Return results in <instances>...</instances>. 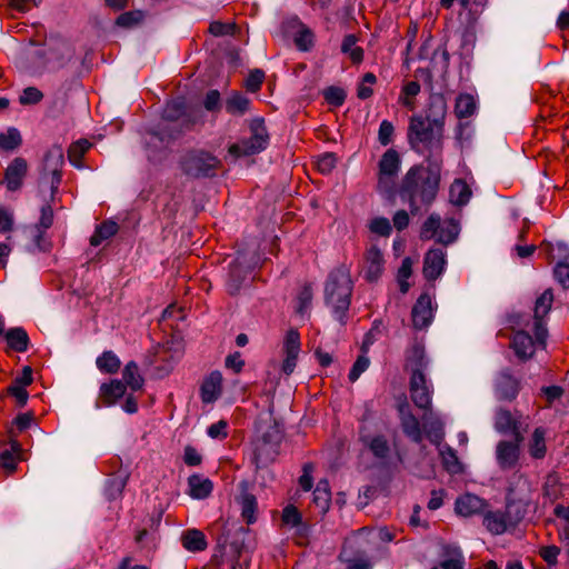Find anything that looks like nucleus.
<instances>
[{
    "label": "nucleus",
    "mask_w": 569,
    "mask_h": 569,
    "mask_svg": "<svg viewBox=\"0 0 569 569\" xmlns=\"http://www.w3.org/2000/svg\"><path fill=\"white\" fill-rule=\"evenodd\" d=\"M440 172L437 167L412 166L401 180L399 197L409 206L411 214L428 209L439 191Z\"/></svg>",
    "instance_id": "1"
},
{
    "label": "nucleus",
    "mask_w": 569,
    "mask_h": 569,
    "mask_svg": "<svg viewBox=\"0 0 569 569\" xmlns=\"http://www.w3.org/2000/svg\"><path fill=\"white\" fill-rule=\"evenodd\" d=\"M74 49L66 40L50 39L47 48H27L21 57V67L31 74L57 71L64 68L73 58Z\"/></svg>",
    "instance_id": "2"
},
{
    "label": "nucleus",
    "mask_w": 569,
    "mask_h": 569,
    "mask_svg": "<svg viewBox=\"0 0 569 569\" xmlns=\"http://www.w3.org/2000/svg\"><path fill=\"white\" fill-rule=\"evenodd\" d=\"M184 116V102L181 99L167 103L163 109L162 121L149 132L147 148L154 156L156 152L166 150L173 141L179 139L184 129L188 130L196 120L182 118Z\"/></svg>",
    "instance_id": "3"
},
{
    "label": "nucleus",
    "mask_w": 569,
    "mask_h": 569,
    "mask_svg": "<svg viewBox=\"0 0 569 569\" xmlns=\"http://www.w3.org/2000/svg\"><path fill=\"white\" fill-rule=\"evenodd\" d=\"M353 283L350 272L345 266H340L329 272L325 283V303L331 309L332 317L346 326L349 320V308Z\"/></svg>",
    "instance_id": "4"
},
{
    "label": "nucleus",
    "mask_w": 569,
    "mask_h": 569,
    "mask_svg": "<svg viewBox=\"0 0 569 569\" xmlns=\"http://www.w3.org/2000/svg\"><path fill=\"white\" fill-rule=\"evenodd\" d=\"M284 439L283 425L281 421H266L259 429V436L253 442L252 461L256 467L264 468L274 462L281 453V446Z\"/></svg>",
    "instance_id": "5"
},
{
    "label": "nucleus",
    "mask_w": 569,
    "mask_h": 569,
    "mask_svg": "<svg viewBox=\"0 0 569 569\" xmlns=\"http://www.w3.org/2000/svg\"><path fill=\"white\" fill-rule=\"evenodd\" d=\"M442 132L443 130H438L421 116H412L408 126V142L416 151H419L421 147L441 149Z\"/></svg>",
    "instance_id": "6"
},
{
    "label": "nucleus",
    "mask_w": 569,
    "mask_h": 569,
    "mask_svg": "<svg viewBox=\"0 0 569 569\" xmlns=\"http://www.w3.org/2000/svg\"><path fill=\"white\" fill-rule=\"evenodd\" d=\"M459 231V223L453 218L441 221L438 213H431L421 226L420 239H435L438 243L448 246L457 240Z\"/></svg>",
    "instance_id": "7"
},
{
    "label": "nucleus",
    "mask_w": 569,
    "mask_h": 569,
    "mask_svg": "<svg viewBox=\"0 0 569 569\" xmlns=\"http://www.w3.org/2000/svg\"><path fill=\"white\" fill-rule=\"evenodd\" d=\"M180 166L189 177L208 178L216 176L220 160L207 151L193 150L181 158Z\"/></svg>",
    "instance_id": "8"
},
{
    "label": "nucleus",
    "mask_w": 569,
    "mask_h": 569,
    "mask_svg": "<svg viewBox=\"0 0 569 569\" xmlns=\"http://www.w3.org/2000/svg\"><path fill=\"white\" fill-rule=\"evenodd\" d=\"M250 138L240 140L229 147V154L239 158L259 153L268 144V133L263 120L253 119L250 122Z\"/></svg>",
    "instance_id": "9"
},
{
    "label": "nucleus",
    "mask_w": 569,
    "mask_h": 569,
    "mask_svg": "<svg viewBox=\"0 0 569 569\" xmlns=\"http://www.w3.org/2000/svg\"><path fill=\"white\" fill-rule=\"evenodd\" d=\"M250 138L240 140L229 147V154L239 158L259 153L268 144V133L263 120L253 119L250 122Z\"/></svg>",
    "instance_id": "10"
},
{
    "label": "nucleus",
    "mask_w": 569,
    "mask_h": 569,
    "mask_svg": "<svg viewBox=\"0 0 569 569\" xmlns=\"http://www.w3.org/2000/svg\"><path fill=\"white\" fill-rule=\"evenodd\" d=\"M259 262V257L254 251L242 250L238 251L236 259L230 263L229 278L227 282L228 291L236 295L243 281L247 279L249 272Z\"/></svg>",
    "instance_id": "11"
},
{
    "label": "nucleus",
    "mask_w": 569,
    "mask_h": 569,
    "mask_svg": "<svg viewBox=\"0 0 569 569\" xmlns=\"http://www.w3.org/2000/svg\"><path fill=\"white\" fill-rule=\"evenodd\" d=\"M222 548H230L233 557L240 558L243 553L250 552L254 548V539L251 531L242 526L233 531L230 529L218 540Z\"/></svg>",
    "instance_id": "12"
},
{
    "label": "nucleus",
    "mask_w": 569,
    "mask_h": 569,
    "mask_svg": "<svg viewBox=\"0 0 569 569\" xmlns=\"http://www.w3.org/2000/svg\"><path fill=\"white\" fill-rule=\"evenodd\" d=\"M553 302V292L546 289L536 300L533 308L535 338L538 346L545 347L548 337L545 317L549 313Z\"/></svg>",
    "instance_id": "13"
},
{
    "label": "nucleus",
    "mask_w": 569,
    "mask_h": 569,
    "mask_svg": "<svg viewBox=\"0 0 569 569\" xmlns=\"http://www.w3.org/2000/svg\"><path fill=\"white\" fill-rule=\"evenodd\" d=\"M287 36L290 37L297 50L301 52H309L315 47V32L301 22L297 16L287 19Z\"/></svg>",
    "instance_id": "14"
},
{
    "label": "nucleus",
    "mask_w": 569,
    "mask_h": 569,
    "mask_svg": "<svg viewBox=\"0 0 569 569\" xmlns=\"http://www.w3.org/2000/svg\"><path fill=\"white\" fill-rule=\"evenodd\" d=\"M313 300V284L305 281L295 288L292 293V316L305 322L310 318Z\"/></svg>",
    "instance_id": "15"
},
{
    "label": "nucleus",
    "mask_w": 569,
    "mask_h": 569,
    "mask_svg": "<svg viewBox=\"0 0 569 569\" xmlns=\"http://www.w3.org/2000/svg\"><path fill=\"white\" fill-rule=\"evenodd\" d=\"M493 387L498 400L512 401L520 392L521 381L512 375L510 368H505L497 373Z\"/></svg>",
    "instance_id": "16"
},
{
    "label": "nucleus",
    "mask_w": 569,
    "mask_h": 569,
    "mask_svg": "<svg viewBox=\"0 0 569 569\" xmlns=\"http://www.w3.org/2000/svg\"><path fill=\"white\" fill-rule=\"evenodd\" d=\"M239 493L236 496L234 501L239 507L242 520L247 525H252L258 519V501L256 496L250 490L248 481L242 480L238 485Z\"/></svg>",
    "instance_id": "17"
},
{
    "label": "nucleus",
    "mask_w": 569,
    "mask_h": 569,
    "mask_svg": "<svg viewBox=\"0 0 569 569\" xmlns=\"http://www.w3.org/2000/svg\"><path fill=\"white\" fill-rule=\"evenodd\" d=\"M409 391L416 407L423 410L431 408L433 388L431 382L427 380L426 375H411Z\"/></svg>",
    "instance_id": "18"
},
{
    "label": "nucleus",
    "mask_w": 569,
    "mask_h": 569,
    "mask_svg": "<svg viewBox=\"0 0 569 569\" xmlns=\"http://www.w3.org/2000/svg\"><path fill=\"white\" fill-rule=\"evenodd\" d=\"M291 532V538L299 546H306L309 542L310 526L303 521L302 515L293 505H287V532Z\"/></svg>",
    "instance_id": "19"
},
{
    "label": "nucleus",
    "mask_w": 569,
    "mask_h": 569,
    "mask_svg": "<svg viewBox=\"0 0 569 569\" xmlns=\"http://www.w3.org/2000/svg\"><path fill=\"white\" fill-rule=\"evenodd\" d=\"M496 461L498 467L506 470H513L519 466L520 448L509 440H500L496 446Z\"/></svg>",
    "instance_id": "20"
},
{
    "label": "nucleus",
    "mask_w": 569,
    "mask_h": 569,
    "mask_svg": "<svg viewBox=\"0 0 569 569\" xmlns=\"http://www.w3.org/2000/svg\"><path fill=\"white\" fill-rule=\"evenodd\" d=\"M400 169V157L395 149H388L379 161V188L388 189Z\"/></svg>",
    "instance_id": "21"
},
{
    "label": "nucleus",
    "mask_w": 569,
    "mask_h": 569,
    "mask_svg": "<svg viewBox=\"0 0 569 569\" xmlns=\"http://www.w3.org/2000/svg\"><path fill=\"white\" fill-rule=\"evenodd\" d=\"M413 328L422 330L430 326L433 319V310L431 298L427 293H422L416 301L411 310Z\"/></svg>",
    "instance_id": "22"
},
{
    "label": "nucleus",
    "mask_w": 569,
    "mask_h": 569,
    "mask_svg": "<svg viewBox=\"0 0 569 569\" xmlns=\"http://www.w3.org/2000/svg\"><path fill=\"white\" fill-rule=\"evenodd\" d=\"M446 252L440 248L430 249L423 259V276L427 280H436L445 270Z\"/></svg>",
    "instance_id": "23"
},
{
    "label": "nucleus",
    "mask_w": 569,
    "mask_h": 569,
    "mask_svg": "<svg viewBox=\"0 0 569 569\" xmlns=\"http://www.w3.org/2000/svg\"><path fill=\"white\" fill-rule=\"evenodd\" d=\"M28 164L23 158H14L6 169L4 181L10 191L21 188L22 181L27 174Z\"/></svg>",
    "instance_id": "24"
},
{
    "label": "nucleus",
    "mask_w": 569,
    "mask_h": 569,
    "mask_svg": "<svg viewBox=\"0 0 569 569\" xmlns=\"http://www.w3.org/2000/svg\"><path fill=\"white\" fill-rule=\"evenodd\" d=\"M447 103L442 94H432L425 120L431 122L438 130H443Z\"/></svg>",
    "instance_id": "25"
},
{
    "label": "nucleus",
    "mask_w": 569,
    "mask_h": 569,
    "mask_svg": "<svg viewBox=\"0 0 569 569\" xmlns=\"http://www.w3.org/2000/svg\"><path fill=\"white\" fill-rule=\"evenodd\" d=\"M406 367L411 375H426L429 360L426 357L425 347L418 342L413 343L406 355Z\"/></svg>",
    "instance_id": "26"
},
{
    "label": "nucleus",
    "mask_w": 569,
    "mask_h": 569,
    "mask_svg": "<svg viewBox=\"0 0 569 569\" xmlns=\"http://www.w3.org/2000/svg\"><path fill=\"white\" fill-rule=\"evenodd\" d=\"M126 385L119 379H112L104 382L99 389V399L102 406H113L117 401L126 395Z\"/></svg>",
    "instance_id": "27"
},
{
    "label": "nucleus",
    "mask_w": 569,
    "mask_h": 569,
    "mask_svg": "<svg viewBox=\"0 0 569 569\" xmlns=\"http://www.w3.org/2000/svg\"><path fill=\"white\" fill-rule=\"evenodd\" d=\"M383 254L377 246H371L366 252V279L377 281L383 270Z\"/></svg>",
    "instance_id": "28"
},
{
    "label": "nucleus",
    "mask_w": 569,
    "mask_h": 569,
    "mask_svg": "<svg viewBox=\"0 0 569 569\" xmlns=\"http://www.w3.org/2000/svg\"><path fill=\"white\" fill-rule=\"evenodd\" d=\"M52 222L53 211L50 206H44L41 209L39 224L32 226L27 230L28 236L33 239L34 246L40 250H44V246L42 244L43 232L51 227Z\"/></svg>",
    "instance_id": "29"
},
{
    "label": "nucleus",
    "mask_w": 569,
    "mask_h": 569,
    "mask_svg": "<svg viewBox=\"0 0 569 569\" xmlns=\"http://www.w3.org/2000/svg\"><path fill=\"white\" fill-rule=\"evenodd\" d=\"M510 347L521 361L530 359L535 353V341L532 337L523 330L517 331L513 335Z\"/></svg>",
    "instance_id": "30"
},
{
    "label": "nucleus",
    "mask_w": 569,
    "mask_h": 569,
    "mask_svg": "<svg viewBox=\"0 0 569 569\" xmlns=\"http://www.w3.org/2000/svg\"><path fill=\"white\" fill-rule=\"evenodd\" d=\"M63 162V157L60 151L49 152L46 156L43 179L51 184L52 191L58 188L61 182V172L59 166Z\"/></svg>",
    "instance_id": "31"
},
{
    "label": "nucleus",
    "mask_w": 569,
    "mask_h": 569,
    "mask_svg": "<svg viewBox=\"0 0 569 569\" xmlns=\"http://www.w3.org/2000/svg\"><path fill=\"white\" fill-rule=\"evenodd\" d=\"M221 391L222 376L219 371H213L201 386V399L206 403H211L220 397Z\"/></svg>",
    "instance_id": "32"
},
{
    "label": "nucleus",
    "mask_w": 569,
    "mask_h": 569,
    "mask_svg": "<svg viewBox=\"0 0 569 569\" xmlns=\"http://www.w3.org/2000/svg\"><path fill=\"white\" fill-rule=\"evenodd\" d=\"M485 501L476 495L466 493L456 500L455 510L458 515L470 517L482 511Z\"/></svg>",
    "instance_id": "33"
},
{
    "label": "nucleus",
    "mask_w": 569,
    "mask_h": 569,
    "mask_svg": "<svg viewBox=\"0 0 569 569\" xmlns=\"http://www.w3.org/2000/svg\"><path fill=\"white\" fill-rule=\"evenodd\" d=\"M128 479L129 472L127 470H119L106 481L104 493L108 500H116L121 497Z\"/></svg>",
    "instance_id": "34"
},
{
    "label": "nucleus",
    "mask_w": 569,
    "mask_h": 569,
    "mask_svg": "<svg viewBox=\"0 0 569 569\" xmlns=\"http://www.w3.org/2000/svg\"><path fill=\"white\" fill-rule=\"evenodd\" d=\"M9 349L17 352H24L29 348L30 339L22 327L10 328L4 333Z\"/></svg>",
    "instance_id": "35"
},
{
    "label": "nucleus",
    "mask_w": 569,
    "mask_h": 569,
    "mask_svg": "<svg viewBox=\"0 0 569 569\" xmlns=\"http://www.w3.org/2000/svg\"><path fill=\"white\" fill-rule=\"evenodd\" d=\"M483 525L493 535L503 533L510 526L505 511H488L483 516Z\"/></svg>",
    "instance_id": "36"
},
{
    "label": "nucleus",
    "mask_w": 569,
    "mask_h": 569,
    "mask_svg": "<svg viewBox=\"0 0 569 569\" xmlns=\"http://www.w3.org/2000/svg\"><path fill=\"white\" fill-rule=\"evenodd\" d=\"M299 352V332L296 329L287 330V376H289L295 370Z\"/></svg>",
    "instance_id": "37"
},
{
    "label": "nucleus",
    "mask_w": 569,
    "mask_h": 569,
    "mask_svg": "<svg viewBox=\"0 0 569 569\" xmlns=\"http://www.w3.org/2000/svg\"><path fill=\"white\" fill-rule=\"evenodd\" d=\"M361 441L369 448L377 459L383 460L388 458L390 453V446L388 439L383 435L373 437L366 436L361 438Z\"/></svg>",
    "instance_id": "38"
},
{
    "label": "nucleus",
    "mask_w": 569,
    "mask_h": 569,
    "mask_svg": "<svg viewBox=\"0 0 569 569\" xmlns=\"http://www.w3.org/2000/svg\"><path fill=\"white\" fill-rule=\"evenodd\" d=\"M546 429L537 427L528 442V451L533 459H543L547 453Z\"/></svg>",
    "instance_id": "39"
},
{
    "label": "nucleus",
    "mask_w": 569,
    "mask_h": 569,
    "mask_svg": "<svg viewBox=\"0 0 569 569\" xmlns=\"http://www.w3.org/2000/svg\"><path fill=\"white\" fill-rule=\"evenodd\" d=\"M359 41V37L349 33L346 34L341 42V52L348 54L352 63L359 64L363 61L365 51L361 47H358L357 43Z\"/></svg>",
    "instance_id": "40"
},
{
    "label": "nucleus",
    "mask_w": 569,
    "mask_h": 569,
    "mask_svg": "<svg viewBox=\"0 0 569 569\" xmlns=\"http://www.w3.org/2000/svg\"><path fill=\"white\" fill-rule=\"evenodd\" d=\"M121 381L126 385V388H130L132 391H138L142 389L144 379L140 375L137 362L129 361L124 366Z\"/></svg>",
    "instance_id": "41"
},
{
    "label": "nucleus",
    "mask_w": 569,
    "mask_h": 569,
    "mask_svg": "<svg viewBox=\"0 0 569 569\" xmlns=\"http://www.w3.org/2000/svg\"><path fill=\"white\" fill-rule=\"evenodd\" d=\"M189 493L194 499H204L212 491V482L208 478L192 475L188 479Z\"/></svg>",
    "instance_id": "42"
},
{
    "label": "nucleus",
    "mask_w": 569,
    "mask_h": 569,
    "mask_svg": "<svg viewBox=\"0 0 569 569\" xmlns=\"http://www.w3.org/2000/svg\"><path fill=\"white\" fill-rule=\"evenodd\" d=\"M449 196L453 204L461 207L469 202L471 190L463 180L457 179L450 186Z\"/></svg>",
    "instance_id": "43"
},
{
    "label": "nucleus",
    "mask_w": 569,
    "mask_h": 569,
    "mask_svg": "<svg viewBox=\"0 0 569 569\" xmlns=\"http://www.w3.org/2000/svg\"><path fill=\"white\" fill-rule=\"evenodd\" d=\"M400 426L405 436L408 437L412 442L420 443L422 441L423 435L420 422L415 415L402 418L400 420Z\"/></svg>",
    "instance_id": "44"
},
{
    "label": "nucleus",
    "mask_w": 569,
    "mask_h": 569,
    "mask_svg": "<svg viewBox=\"0 0 569 569\" xmlns=\"http://www.w3.org/2000/svg\"><path fill=\"white\" fill-rule=\"evenodd\" d=\"M249 107L250 100L239 92L231 93L226 100V110L233 116H242Z\"/></svg>",
    "instance_id": "45"
},
{
    "label": "nucleus",
    "mask_w": 569,
    "mask_h": 569,
    "mask_svg": "<svg viewBox=\"0 0 569 569\" xmlns=\"http://www.w3.org/2000/svg\"><path fill=\"white\" fill-rule=\"evenodd\" d=\"M182 545L189 551H202L207 548L204 535L196 529L188 530L182 535Z\"/></svg>",
    "instance_id": "46"
},
{
    "label": "nucleus",
    "mask_w": 569,
    "mask_h": 569,
    "mask_svg": "<svg viewBox=\"0 0 569 569\" xmlns=\"http://www.w3.org/2000/svg\"><path fill=\"white\" fill-rule=\"evenodd\" d=\"M476 101L471 94L461 93L456 99L455 113L457 118L463 119L471 117L476 111Z\"/></svg>",
    "instance_id": "47"
},
{
    "label": "nucleus",
    "mask_w": 569,
    "mask_h": 569,
    "mask_svg": "<svg viewBox=\"0 0 569 569\" xmlns=\"http://www.w3.org/2000/svg\"><path fill=\"white\" fill-rule=\"evenodd\" d=\"M96 365L101 372L112 375L120 369L121 361L114 352L108 350L97 358Z\"/></svg>",
    "instance_id": "48"
},
{
    "label": "nucleus",
    "mask_w": 569,
    "mask_h": 569,
    "mask_svg": "<svg viewBox=\"0 0 569 569\" xmlns=\"http://www.w3.org/2000/svg\"><path fill=\"white\" fill-rule=\"evenodd\" d=\"M118 231V224L114 221L108 220L97 227L94 233L90 238V244L93 247L99 246L103 240L114 236Z\"/></svg>",
    "instance_id": "49"
},
{
    "label": "nucleus",
    "mask_w": 569,
    "mask_h": 569,
    "mask_svg": "<svg viewBox=\"0 0 569 569\" xmlns=\"http://www.w3.org/2000/svg\"><path fill=\"white\" fill-rule=\"evenodd\" d=\"M519 422L513 418L512 413L507 409H499L495 417V428L500 433H508L515 429Z\"/></svg>",
    "instance_id": "50"
},
{
    "label": "nucleus",
    "mask_w": 569,
    "mask_h": 569,
    "mask_svg": "<svg viewBox=\"0 0 569 569\" xmlns=\"http://www.w3.org/2000/svg\"><path fill=\"white\" fill-rule=\"evenodd\" d=\"M440 456L442 465L448 472L456 475L462 471V466L457 457L456 451L451 447L446 446L443 449H441Z\"/></svg>",
    "instance_id": "51"
},
{
    "label": "nucleus",
    "mask_w": 569,
    "mask_h": 569,
    "mask_svg": "<svg viewBox=\"0 0 569 569\" xmlns=\"http://www.w3.org/2000/svg\"><path fill=\"white\" fill-rule=\"evenodd\" d=\"M22 142L21 134L16 128H8L0 133V148L3 150L17 149Z\"/></svg>",
    "instance_id": "52"
},
{
    "label": "nucleus",
    "mask_w": 569,
    "mask_h": 569,
    "mask_svg": "<svg viewBox=\"0 0 569 569\" xmlns=\"http://www.w3.org/2000/svg\"><path fill=\"white\" fill-rule=\"evenodd\" d=\"M91 147V143L86 139H80L77 142L72 143L68 150V157L70 162L77 167L81 168V158L83 153Z\"/></svg>",
    "instance_id": "53"
},
{
    "label": "nucleus",
    "mask_w": 569,
    "mask_h": 569,
    "mask_svg": "<svg viewBox=\"0 0 569 569\" xmlns=\"http://www.w3.org/2000/svg\"><path fill=\"white\" fill-rule=\"evenodd\" d=\"M323 98L326 102L332 107H341L347 98L346 91L336 86H330L323 90Z\"/></svg>",
    "instance_id": "54"
},
{
    "label": "nucleus",
    "mask_w": 569,
    "mask_h": 569,
    "mask_svg": "<svg viewBox=\"0 0 569 569\" xmlns=\"http://www.w3.org/2000/svg\"><path fill=\"white\" fill-rule=\"evenodd\" d=\"M477 41L476 31L472 27H467L463 29L461 37H460V53L461 56H469L471 54L475 44Z\"/></svg>",
    "instance_id": "55"
},
{
    "label": "nucleus",
    "mask_w": 569,
    "mask_h": 569,
    "mask_svg": "<svg viewBox=\"0 0 569 569\" xmlns=\"http://www.w3.org/2000/svg\"><path fill=\"white\" fill-rule=\"evenodd\" d=\"M144 18V14L142 11L140 10H136V11H128V12H123L121 13L117 20H116V23L117 26L121 27V28H133L136 26H138Z\"/></svg>",
    "instance_id": "56"
},
{
    "label": "nucleus",
    "mask_w": 569,
    "mask_h": 569,
    "mask_svg": "<svg viewBox=\"0 0 569 569\" xmlns=\"http://www.w3.org/2000/svg\"><path fill=\"white\" fill-rule=\"evenodd\" d=\"M377 82V77L372 72L363 74L361 82L357 87V97L361 100H367L373 94L371 88Z\"/></svg>",
    "instance_id": "57"
},
{
    "label": "nucleus",
    "mask_w": 569,
    "mask_h": 569,
    "mask_svg": "<svg viewBox=\"0 0 569 569\" xmlns=\"http://www.w3.org/2000/svg\"><path fill=\"white\" fill-rule=\"evenodd\" d=\"M420 92V84L417 81H409L402 88V94L405 97H400V102L408 109L415 108V102L412 98H415Z\"/></svg>",
    "instance_id": "58"
},
{
    "label": "nucleus",
    "mask_w": 569,
    "mask_h": 569,
    "mask_svg": "<svg viewBox=\"0 0 569 569\" xmlns=\"http://www.w3.org/2000/svg\"><path fill=\"white\" fill-rule=\"evenodd\" d=\"M506 513L511 527H516L526 515V509L519 502H508L506 506Z\"/></svg>",
    "instance_id": "59"
},
{
    "label": "nucleus",
    "mask_w": 569,
    "mask_h": 569,
    "mask_svg": "<svg viewBox=\"0 0 569 569\" xmlns=\"http://www.w3.org/2000/svg\"><path fill=\"white\" fill-rule=\"evenodd\" d=\"M43 99V93L36 87H27L19 97L22 106L37 104Z\"/></svg>",
    "instance_id": "60"
},
{
    "label": "nucleus",
    "mask_w": 569,
    "mask_h": 569,
    "mask_svg": "<svg viewBox=\"0 0 569 569\" xmlns=\"http://www.w3.org/2000/svg\"><path fill=\"white\" fill-rule=\"evenodd\" d=\"M450 62V54L448 50L443 47L438 48L432 56L431 63L433 68H437L441 72H446L448 70Z\"/></svg>",
    "instance_id": "61"
},
{
    "label": "nucleus",
    "mask_w": 569,
    "mask_h": 569,
    "mask_svg": "<svg viewBox=\"0 0 569 569\" xmlns=\"http://www.w3.org/2000/svg\"><path fill=\"white\" fill-rule=\"evenodd\" d=\"M395 127L389 120H382L378 130V141L386 147L392 142Z\"/></svg>",
    "instance_id": "62"
},
{
    "label": "nucleus",
    "mask_w": 569,
    "mask_h": 569,
    "mask_svg": "<svg viewBox=\"0 0 569 569\" xmlns=\"http://www.w3.org/2000/svg\"><path fill=\"white\" fill-rule=\"evenodd\" d=\"M369 229L371 232L377 233L382 237H388L392 231L390 221L383 217H378V218L372 219L370 221Z\"/></svg>",
    "instance_id": "63"
},
{
    "label": "nucleus",
    "mask_w": 569,
    "mask_h": 569,
    "mask_svg": "<svg viewBox=\"0 0 569 569\" xmlns=\"http://www.w3.org/2000/svg\"><path fill=\"white\" fill-rule=\"evenodd\" d=\"M553 276L563 289H569V263L559 261L553 268Z\"/></svg>",
    "instance_id": "64"
}]
</instances>
